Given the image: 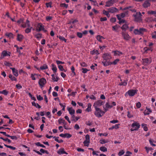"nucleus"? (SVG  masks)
Returning <instances> with one entry per match:
<instances>
[{"label": "nucleus", "instance_id": "nucleus-1", "mask_svg": "<svg viewBox=\"0 0 156 156\" xmlns=\"http://www.w3.org/2000/svg\"><path fill=\"white\" fill-rule=\"evenodd\" d=\"M134 17V21L137 22H140L142 21V15L140 12H136L133 15Z\"/></svg>", "mask_w": 156, "mask_h": 156}, {"label": "nucleus", "instance_id": "nucleus-2", "mask_svg": "<svg viewBox=\"0 0 156 156\" xmlns=\"http://www.w3.org/2000/svg\"><path fill=\"white\" fill-rule=\"evenodd\" d=\"M36 30L37 32L43 31L44 32L47 33V31L45 29L44 26L41 23H39L36 26Z\"/></svg>", "mask_w": 156, "mask_h": 156}, {"label": "nucleus", "instance_id": "nucleus-3", "mask_svg": "<svg viewBox=\"0 0 156 156\" xmlns=\"http://www.w3.org/2000/svg\"><path fill=\"white\" fill-rule=\"evenodd\" d=\"M94 108L95 111L94 112V114L96 117L98 118L101 117L105 113V112L100 108L98 107Z\"/></svg>", "mask_w": 156, "mask_h": 156}, {"label": "nucleus", "instance_id": "nucleus-4", "mask_svg": "<svg viewBox=\"0 0 156 156\" xmlns=\"http://www.w3.org/2000/svg\"><path fill=\"white\" fill-rule=\"evenodd\" d=\"M146 31V29L144 28H140L139 29H136L134 30L133 32L135 34H143Z\"/></svg>", "mask_w": 156, "mask_h": 156}, {"label": "nucleus", "instance_id": "nucleus-5", "mask_svg": "<svg viewBox=\"0 0 156 156\" xmlns=\"http://www.w3.org/2000/svg\"><path fill=\"white\" fill-rule=\"evenodd\" d=\"M131 126L132 128L130 129V130L131 131H133L137 130L140 127V125L138 123L134 122L132 124Z\"/></svg>", "mask_w": 156, "mask_h": 156}, {"label": "nucleus", "instance_id": "nucleus-6", "mask_svg": "<svg viewBox=\"0 0 156 156\" xmlns=\"http://www.w3.org/2000/svg\"><path fill=\"white\" fill-rule=\"evenodd\" d=\"M142 63L143 65L146 66L150 64L152 62V59L151 58H145L142 59Z\"/></svg>", "mask_w": 156, "mask_h": 156}, {"label": "nucleus", "instance_id": "nucleus-7", "mask_svg": "<svg viewBox=\"0 0 156 156\" xmlns=\"http://www.w3.org/2000/svg\"><path fill=\"white\" fill-rule=\"evenodd\" d=\"M102 57L104 60L109 61L111 58V55L108 53H105L103 55Z\"/></svg>", "mask_w": 156, "mask_h": 156}, {"label": "nucleus", "instance_id": "nucleus-8", "mask_svg": "<svg viewBox=\"0 0 156 156\" xmlns=\"http://www.w3.org/2000/svg\"><path fill=\"white\" fill-rule=\"evenodd\" d=\"M137 91V90H130L126 93L125 96L128 94L129 96H133L136 93Z\"/></svg>", "mask_w": 156, "mask_h": 156}, {"label": "nucleus", "instance_id": "nucleus-9", "mask_svg": "<svg viewBox=\"0 0 156 156\" xmlns=\"http://www.w3.org/2000/svg\"><path fill=\"white\" fill-rule=\"evenodd\" d=\"M46 82V80L43 78H41L39 81V84L41 87H44Z\"/></svg>", "mask_w": 156, "mask_h": 156}, {"label": "nucleus", "instance_id": "nucleus-10", "mask_svg": "<svg viewBox=\"0 0 156 156\" xmlns=\"http://www.w3.org/2000/svg\"><path fill=\"white\" fill-rule=\"evenodd\" d=\"M104 104V102L101 100H99L94 103L93 106L94 108L99 107Z\"/></svg>", "mask_w": 156, "mask_h": 156}, {"label": "nucleus", "instance_id": "nucleus-11", "mask_svg": "<svg viewBox=\"0 0 156 156\" xmlns=\"http://www.w3.org/2000/svg\"><path fill=\"white\" fill-rule=\"evenodd\" d=\"M115 3V0H109L106 2L105 6L110 7Z\"/></svg>", "mask_w": 156, "mask_h": 156}, {"label": "nucleus", "instance_id": "nucleus-12", "mask_svg": "<svg viewBox=\"0 0 156 156\" xmlns=\"http://www.w3.org/2000/svg\"><path fill=\"white\" fill-rule=\"evenodd\" d=\"M108 10L110 13H114L118 11V9L115 7H111L108 9Z\"/></svg>", "mask_w": 156, "mask_h": 156}, {"label": "nucleus", "instance_id": "nucleus-13", "mask_svg": "<svg viewBox=\"0 0 156 156\" xmlns=\"http://www.w3.org/2000/svg\"><path fill=\"white\" fill-rule=\"evenodd\" d=\"M57 153L59 154H68V153L65 151L64 149L63 148H61L59 149V150L57 151Z\"/></svg>", "mask_w": 156, "mask_h": 156}, {"label": "nucleus", "instance_id": "nucleus-14", "mask_svg": "<svg viewBox=\"0 0 156 156\" xmlns=\"http://www.w3.org/2000/svg\"><path fill=\"white\" fill-rule=\"evenodd\" d=\"M103 65L105 66H106L112 65V63L109 61L103 60L102 62Z\"/></svg>", "mask_w": 156, "mask_h": 156}, {"label": "nucleus", "instance_id": "nucleus-15", "mask_svg": "<svg viewBox=\"0 0 156 156\" xmlns=\"http://www.w3.org/2000/svg\"><path fill=\"white\" fill-rule=\"evenodd\" d=\"M40 75H38L37 74L34 73V74H31V77L32 78V80H35L36 79V77H37L38 78H39V76H40Z\"/></svg>", "mask_w": 156, "mask_h": 156}, {"label": "nucleus", "instance_id": "nucleus-16", "mask_svg": "<svg viewBox=\"0 0 156 156\" xmlns=\"http://www.w3.org/2000/svg\"><path fill=\"white\" fill-rule=\"evenodd\" d=\"M10 69H11L13 74L14 75L16 76H18V70L14 68H10Z\"/></svg>", "mask_w": 156, "mask_h": 156}, {"label": "nucleus", "instance_id": "nucleus-17", "mask_svg": "<svg viewBox=\"0 0 156 156\" xmlns=\"http://www.w3.org/2000/svg\"><path fill=\"white\" fill-rule=\"evenodd\" d=\"M112 52L114 53V56H120L123 54L122 52L118 51H113Z\"/></svg>", "mask_w": 156, "mask_h": 156}, {"label": "nucleus", "instance_id": "nucleus-18", "mask_svg": "<svg viewBox=\"0 0 156 156\" xmlns=\"http://www.w3.org/2000/svg\"><path fill=\"white\" fill-rule=\"evenodd\" d=\"M67 109L69 112V113L71 115H73L75 112V111L72 107L68 108Z\"/></svg>", "mask_w": 156, "mask_h": 156}, {"label": "nucleus", "instance_id": "nucleus-19", "mask_svg": "<svg viewBox=\"0 0 156 156\" xmlns=\"http://www.w3.org/2000/svg\"><path fill=\"white\" fill-rule=\"evenodd\" d=\"M33 151H34L36 152L38 154L41 155H42V153H43V154L44 153V151H45V150H44V149H40V152L39 151H37L35 150H34Z\"/></svg>", "mask_w": 156, "mask_h": 156}, {"label": "nucleus", "instance_id": "nucleus-20", "mask_svg": "<svg viewBox=\"0 0 156 156\" xmlns=\"http://www.w3.org/2000/svg\"><path fill=\"white\" fill-rule=\"evenodd\" d=\"M152 112L151 110L149 108H146V110H145L144 112V114L145 115H148Z\"/></svg>", "mask_w": 156, "mask_h": 156}, {"label": "nucleus", "instance_id": "nucleus-21", "mask_svg": "<svg viewBox=\"0 0 156 156\" xmlns=\"http://www.w3.org/2000/svg\"><path fill=\"white\" fill-rule=\"evenodd\" d=\"M3 56V58L4 57L6 56H10V55L9 54H8L7 51H4L2 53V56ZM1 58H2V57H1Z\"/></svg>", "mask_w": 156, "mask_h": 156}, {"label": "nucleus", "instance_id": "nucleus-22", "mask_svg": "<svg viewBox=\"0 0 156 156\" xmlns=\"http://www.w3.org/2000/svg\"><path fill=\"white\" fill-rule=\"evenodd\" d=\"M122 36L124 37V39H128L129 37V35L125 32H123L122 33Z\"/></svg>", "mask_w": 156, "mask_h": 156}, {"label": "nucleus", "instance_id": "nucleus-23", "mask_svg": "<svg viewBox=\"0 0 156 156\" xmlns=\"http://www.w3.org/2000/svg\"><path fill=\"white\" fill-rule=\"evenodd\" d=\"M51 65L52 67V70H53L54 73H55L57 69L56 66L53 64H52Z\"/></svg>", "mask_w": 156, "mask_h": 156}, {"label": "nucleus", "instance_id": "nucleus-24", "mask_svg": "<svg viewBox=\"0 0 156 156\" xmlns=\"http://www.w3.org/2000/svg\"><path fill=\"white\" fill-rule=\"evenodd\" d=\"M121 29L122 30L125 31L126 30L128 29L129 28L127 24H125L123 25L122 27H121Z\"/></svg>", "mask_w": 156, "mask_h": 156}, {"label": "nucleus", "instance_id": "nucleus-25", "mask_svg": "<svg viewBox=\"0 0 156 156\" xmlns=\"http://www.w3.org/2000/svg\"><path fill=\"white\" fill-rule=\"evenodd\" d=\"M143 6L144 8H147L150 5V3L148 1H146L143 4Z\"/></svg>", "mask_w": 156, "mask_h": 156}, {"label": "nucleus", "instance_id": "nucleus-26", "mask_svg": "<svg viewBox=\"0 0 156 156\" xmlns=\"http://www.w3.org/2000/svg\"><path fill=\"white\" fill-rule=\"evenodd\" d=\"M58 122L59 124H61L62 123L63 124H64V125H66V123L65 120L62 119L60 118L58 120Z\"/></svg>", "mask_w": 156, "mask_h": 156}, {"label": "nucleus", "instance_id": "nucleus-27", "mask_svg": "<svg viewBox=\"0 0 156 156\" xmlns=\"http://www.w3.org/2000/svg\"><path fill=\"white\" fill-rule=\"evenodd\" d=\"M109 11H106L105 10H104L103 11V13L108 18H109L110 17V15L109 14Z\"/></svg>", "mask_w": 156, "mask_h": 156}, {"label": "nucleus", "instance_id": "nucleus-28", "mask_svg": "<svg viewBox=\"0 0 156 156\" xmlns=\"http://www.w3.org/2000/svg\"><path fill=\"white\" fill-rule=\"evenodd\" d=\"M6 36L7 37V38H13V34L11 33H6L5 34Z\"/></svg>", "mask_w": 156, "mask_h": 156}, {"label": "nucleus", "instance_id": "nucleus-29", "mask_svg": "<svg viewBox=\"0 0 156 156\" xmlns=\"http://www.w3.org/2000/svg\"><path fill=\"white\" fill-rule=\"evenodd\" d=\"M32 105L33 106H34L36 108H41V106L37 103H36L34 101H33L32 102Z\"/></svg>", "mask_w": 156, "mask_h": 156}, {"label": "nucleus", "instance_id": "nucleus-30", "mask_svg": "<svg viewBox=\"0 0 156 156\" xmlns=\"http://www.w3.org/2000/svg\"><path fill=\"white\" fill-rule=\"evenodd\" d=\"M90 53L91 55H98L99 54V53L98 52V51L97 50H94L92 51H90Z\"/></svg>", "mask_w": 156, "mask_h": 156}, {"label": "nucleus", "instance_id": "nucleus-31", "mask_svg": "<svg viewBox=\"0 0 156 156\" xmlns=\"http://www.w3.org/2000/svg\"><path fill=\"white\" fill-rule=\"evenodd\" d=\"M48 68V66L46 64H44L42 66L40 67V69L41 70H43L47 69Z\"/></svg>", "mask_w": 156, "mask_h": 156}, {"label": "nucleus", "instance_id": "nucleus-32", "mask_svg": "<svg viewBox=\"0 0 156 156\" xmlns=\"http://www.w3.org/2000/svg\"><path fill=\"white\" fill-rule=\"evenodd\" d=\"M120 26L118 25H116L114 26H113L112 27V30L115 31H117V30L118 28L120 27Z\"/></svg>", "mask_w": 156, "mask_h": 156}, {"label": "nucleus", "instance_id": "nucleus-33", "mask_svg": "<svg viewBox=\"0 0 156 156\" xmlns=\"http://www.w3.org/2000/svg\"><path fill=\"white\" fill-rule=\"evenodd\" d=\"M127 80H125L123 82H122L121 83L119 84V85L120 86H126L127 84Z\"/></svg>", "mask_w": 156, "mask_h": 156}, {"label": "nucleus", "instance_id": "nucleus-34", "mask_svg": "<svg viewBox=\"0 0 156 156\" xmlns=\"http://www.w3.org/2000/svg\"><path fill=\"white\" fill-rule=\"evenodd\" d=\"M9 77L12 81H15L17 80L16 78L13 76L12 74H9Z\"/></svg>", "mask_w": 156, "mask_h": 156}, {"label": "nucleus", "instance_id": "nucleus-35", "mask_svg": "<svg viewBox=\"0 0 156 156\" xmlns=\"http://www.w3.org/2000/svg\"><path fill=\"white\" fill-rule=\"evenodd\" d=\"M60 6L61 7H64L65 8H67L68 7V4H67L64 3H62L60 4Z\"/></svg>", "mask_w": 156, "mask_h": 156}, {"label": "nucleus", "instance_id": "nucleus-36", "mask_svg": "<svg viewBox=\"0 0 156 156\" xmlns=\"http://www.w3.org/2000/svg\"><path fill=\"white\" fill-rule=\"evenodd\" d=\"M52 76V79L54 81H57L58 80V79L57 77H56V78H55V76L54 74H52L51 75Z\"/></svg>", "mask_w": 156, "mask_h": 156}, {"label": "nucleus", "instance_id": "nucleus-37", "mask_svg": "<svg viewBox=\"0 0 156 156\" xmlns=\"http://www.w3.org/2000/svg\"><path fill=\"white\" fill-rule=\"evenodd\" d=\"M100 150L101 151L103 152H106L107 151V149L105 147H101L100 148Z\"/></svg>", "mask_w": 156, "mask_h": 156}, {"label": "nucleus", "instance_id": "nucleus-38", "mask_svg": "<svg viewBox=\"0 0 156 156\" xmlns=\"http://www.w3.org/2000/svg\"><path fill=\"white\" fill-rule=\"evenodd\" d=\"M35 37L37 38H42V35L41 34L38 33L35 35Z\"/></svg>", "mask_w": 156, "mask_h": 156}, {"label": "nucleus", "instance_id": "nucleus-39", "mask_svg": "<svg viewBox=\"0 0 156 156\" xmlns=\"http://www.w3.org/2000/svg\"><path fill=\"white\" fill-rule=\"evenodd\" d=\"M128 11H126V12H125V13H122L120 14L119 15H120V16L121 18H123L124 17H125L126 15H127L128 14Z\"/></svg>", "mask_w": 156, "mask_h": 156}, {"label": "nucleus", "instance_id": "nucleus-40", "mask_svg": "<svg viewBox=\"0 0 156 156\" xmlns=\"http://www.w3.org/2000/svg\"><path fill=\"white\" fill-rule=\"evenodd\" d=\"M144 49L145 50V52H147V51H152L153 49L151 47H150V48H147V47H145L144 48Z\"/></svg>", "mask_w": 156, "mask_h": 156}, {"label": "nucleus", "instance_id": "nucleus-41", "mask_svg": "<svg viewBox=\"0 0 156 156\" xmlns=\"http://www.w3.org/2000/svg\"><path fill=\"white\" fill-rule=\"evenodd\" d=\"M52 3L51 2H50L48 3H46L45 4L47 8L49 7L51 8L52 7Z\"/></svg>", "mask_w": 156, "mask_h": 156}, {"label": "nucleus", "instance_id": "nucleus-42", "mask_svg": "<svg viewBox=\"0 0 156 156\" xmlns=\"http://www.w3.org/2000/svg\"><path fill=\"white\" fill-rule=\"evenodd\" d=\"M32 28V27H31L30 28L29 27L26 29L25 30V33H28L30 32H31V29Z\"/></svg>", "mask_w": 156, "mask_h": 156}, {"label": "nucleus", "instance_id": "nucleus-43", "mask_svg": "<svg viewBox=\"0 0 156 156\" xmlns=\"http://www.w3.org/2000/svg\"><path fill=\"white\" fill-rule=\"evenodd\" d=\"M105 107L109 109V108H111L112 107V105H110L109 104V103L108 102H107L105 104Z\"/></svg>", "mask_w": 156, "mask_h": 156}, {"label": "nucleus", "instance_id": "nucleus-44", "mask_svg": "<svg viewBox=\"0 0 156 156\" xmlns=\"http://www.w3.org/2000/svg\"><path fill=\"white\" fill-rule=\"evenodd\" d=\"M88 108H87L86 109V110L88 112H89L91 110V105L90 103H88Z\"/></svg>", "mask_w": 156, "mask_h": 156}, {"label": "nucleus", "instance_id": "nucleus-45", "mask_svg": "<svg viewBox=\"0 0 156 156\" xmlns=\"http://www.w3.org/2000/svg\"><path fill=\"white\" fill-rule=\"evenodd\" d=\"M5 146L6 147L9 148H10L13 150H15L16 149V148L14 147H13L12 146H11L8 145H7L4 144Z\"/></svg>", "mask_w": 156, "mask_h": 156}, {"label": "nucleus", "instance_id": "nucleus-46", "mask_svg": "<svg viewBox=\"0 0 156 156\" xmlns=\"http://www.w3.org/2000/svg\"><path fill=\"white\" fill-rule=\"evenodd\" d=\"M120 124H119L115 125L114 126H112L113 129H118L119 128Z\"/></svg>", "mask_w": 156, "mask_h": 156}, {"label": "nucleus", "instance_id": "nucleus-47", "mask_svg": "<svg viewBox=\"0 0 156 156\" xmlns=\"http://www.w3.org/2000/svg\"><path fill=\"white\" fill-rule=\"evenodd\" d=\"M90 143V141L84 140L83 142V144L85 146L88 147Z\"/></svg>", "mask_w": 156, "mask_h": 156}, {"label": "nucleus", "instance_id": "nucleus-48", "mask_svg": "<svg viewBox=\"0 0 156 156\" xmlns=\"http://www.w3.org/2000/svg\"><path fill=\"white\" fill-rule=\"evenodd\" d=\"M0 138L1 139L5 141H7L9 143H10L11 142V140H10L8 139V138L4 139L2 137H0Z\"/></svg>", "mask_w": 156, "mask_h": 156}, {"label": "nucleus", "instance_id": "nucleus-49", "mask_svg": "<svg viewBox=\"0 0 156 156\" xmlns=\"http://www.w3.org/2000/svg\"><path fill=\"white\" fill-rule=\"evenodd\" d=\"M58 68L61 71H65V69L63 68V67L61 65H58Z\"/></svg>", "mask_w": 156, "mask_h": 156}, {"label": "nucleus", "instance_id": "nucleus-50", "mask_svg": "<svg viewBox=\"0 0 156 156\" xmlns=\"http://www.w3.org/2000/svg\"><path fill=\"white\" fill-rule=\"evenodd\" d=\"M82 70V72L83 73H87V72L89 71V70H88L87 69L84 68H82L81 69Z\"/></svg>", "mask_w": 156, "mask_h": 156}, {"label": "nucleus", "instance_id": "nucleus-51", "mask_svg": "<svg viewBox=\"0 0 156 156\" xmlns=\"http://www.w3.org/2000/svg\"><path fill=\"white\" fill-rule=\"evenodd\" d=\"M77 35L79 38H81L82 37L83 34L81 33L78 32L77 33Z\"/></svg>", "mask_w": 156, "mask_h": 156}, {"label": "nucleus", "instance_id": "nucleus-52", "mask_svg": "<svg viewBox=\"0 0 156 156\" xmlns=\"http://www.w3.org/2000/svg\"><path fill=\"white\" fill-rule=\"evenodd\" d=\"M4 64L6 66L9 67L12 66V65L11 63L8 62L6 61L5 62Z\"/></svg>", "mask_w": 156, "mask_h": 156}, {"label": "nucleus", "instance_id": "nucleus-53", "mask_svg": "<svg viewBox=\"0 0 156 156\" xmlns=\"http://www.w3.org/2000/svg\"><path fill=\"white\" fill-rule=\"evenodd\" d=\"M119 59H116L113 62H111L112 64L116 65L117 63L119 61Z\"/></svg>", "mask_w": 156, "mask_h": 156}, {"label": "nucleus", "instance_id": "nucleus-54", "mask_svg": "<svg viewBox=\"0 0 156 156\" xmlns=\"http://www.w3.org/2000/svg\"><path fill=\"white\" fill-rule=\"evenodd\" d=\"M23 20L22 18L20 19L19 20L17 21V23L18 25L20 24L21 23H23Z\"/></svg>", "mask_w": 156, "mask_h": 156}, {"label": "nucleus", "instance_id": "nucleus-55", "mask_svg": "<svg viewBox=\"0 0 156 156\" xmlns=\"http://www.w3.org/2000/svg\"><path fill=\"white\" fill-rule=\"evenodd\" d=\"M56 63L58 65H59L60 64H63L64 63V62H62L59 60H56Z\"/></svg>", "mask_w": 156, "mask_h": 156}, {"label": "nucleus", "instance_id": "nucleus-56", "mask_svg": "<svg viewBox=\"0 0 156 156\" xmlns=\"http://www.w3.org/2000/svg\"><path fill=\"white\" fill-rule=\"evenodd\" d=\"M110 122L111 123L115 124L119 122V121L117 120H113L110 121Z\"/></svg>", "mask_w": 156, "mask_h": 156}, {"label": "nucleus", "instance_id": "nucleus-57", "mask_svg": "<svg viewBox=\"0 0 156 156\" xmlns=\"http://www.w3.org/2000/svg\"><path fill=\"white\" fill-rule=\"evenodd\" d=\"M126 22V21L123 19H121L119 21V23L121 24L122 23H125Z\"/></svg>", "mask_w": 156, "mask_h": 156}, {"label": "nucleus", "instance_id": "nucleus-58", "mask_svg": "<svg viewBox=\"0 0 156 156\" xmlns=\"http://www.w3.org/2000/svg\"><path fill=\"white\" fill-rule=\"evenodd\" d=\"M37 99L39 101H41L43 100V98L41 97L40 95L37 96Z\"/></svg>", "mask_w": 156, "mask_h": 156}, {"label": "nucleus", "instance_id": "nucleus-59", "mask_svg": "<svg viewBox=\"0 0 156 156\" xmlns=\"http://www.w3.org/2000/svg\"><path fill=\"white\" fill-rule=\"evenodd\" d=\"M145 148L147 153H148L149 150H151L153 149L151 147L149 148V147H146Z\"/></svg>", "mask_w": 156, "mask_h": 156}, {"label": "nucleus", "instance_id": "nucleus-60", "mask_svg": "<svg viewBox=\"0 0 156 156\" xmlns=\"http://www.w3.org/2000/svg\"><path fill=\"white\" fill-rule=\"evenodd\" d=\"M127 113L128 114L127 116L128 118H131L133 117V115L131 114L129 111Z\"/></svg>", "mask_w": 156, "mask_h": 156}, {"label": "nucleus", "instance_id": "nucleus-61", "mask_svg": "<svg viewBox=\"0 0 156 156\" xmlns=\"http://www.w3.org/2000/svg\"><path fill=\"white\" fill-rule=\"evenodd\" d=\"M23 37V36L20 34H18L17 36V39H22Z\"/></svg>", "mask_w": 156, "mask_h": 156}, {"label": "nucleus", "instance_id": "nucleus-62", "mask_svg": "<svg viewBox=\"0 0 156 156\" xmlns=\"http://www.w3.org/2000/svg\"><path fill=\"white\" fill-rule=\"evenodd\" d=\"M132 153L131 152L129 151H127L126 152L124 156H130V155Z\"/></svg>", "mask_w": 156, "mask_h": 156}, {"label": "nucleus", "instance_id": "nucleus-63", "mask_svg": "<svg viewBox=\"0 0 156 156\" xmlns=\"http://www.w3.org/2000/svg\"><path fill=\"white\" fill-rule=\"evenodd\" d=\"M110 21L112 23H114L116 21V18L115 17L112 18L110 20Z\"/></svg>", "mask_w": 156, "mask_h": 156}, {"label": "nucleus", "instance_id": "nucleus-64", "mask_svg": "<svg viewBox=\"0 0 156 156\" xmlns=\"http://www.w3.org/2000/svg\"><path fill=\"white\" fill-rule=\"evenodd\" d=\"M152 38H156V32L155 31L153 32L152 34Z\"/></svg>", "mask_w": 156, "mask_h": 156}]
</instances>
